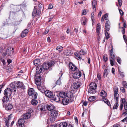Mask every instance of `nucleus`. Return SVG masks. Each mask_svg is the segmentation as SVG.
I'll use <instances>...</instances> for the list:
<instances>
[{
	"instance_id": "nucleus-1",
	"label": "nucleus",
	"mask_w": 127,
	"mask_h": 127,
	"mask_svg": "<svg viewBox=\"0 0 127 127\" xmlns=\"http://www.w3.org/2000/svg\"><path fill=\"white\" fill-rule=\"evenodd\" d=\"M59 95L60 97L64 98L67 96V97H71L70 99L71 101L73 100V94L72 92H68L67 93L64 92H62L59 93Z\"/></svg>"
},
{
	"instance_id": "nucleus-2",
	"label": "nucleus",
	"mask_w": 127,
	"mask_h": 127,
	"mask_svg": "<svg viewBox=\"0 0 127 127\" xmlns=\"http://www.w3.org/2000/svg\"><path fill=\"white\" fill-rule=\"evenodd\" d=\"M28 94L29 95L32 96V97L34 99H36L37 97V94L35 92L33 88H30L29 89Z\"/></svg>"
},
{
	"instance_id": "nucleus-3",
	"label": "nucleus",
	"mask_w": 127,
	"mask_h": 127,
	"mask_svg": "<svg viewBox=\"0 0 127 127\" xmlns=\"http://www.w3.org/2000/svg\"><path fill=\"white\" fill-rule=\"evenodd\" d=\"M58 111L55 110L51 111L50 114L51 118H50L52 119H55L57 118L58 115Z\"/></svg>"
},
{
	"instance_id": "nucleus-4",
	"label": "nucleus",
	"mask_w": 127,
	"mask_h": 127,
	"mask_svg": "<svg viewBox=\"0 0 127 127\" xmlns=\"http://www.w3.org/2000/svg\"><path fill=\"white\" fill-rule=\"evenodd\" d=\"M37 108L38 110H40L41 112L47 110L46 105L44 104H38Z\"/></svg>"
},
{
	"instance_id": "nucleus-5",
	"label": "nucleus",
	"mask_w": 127,
	"mask_h": 127,
	"mask_svg": "<svg viewBox=\"0 0 127 127\" xmlns=\"http://www.w3.org/2000/svg\"><path fill=\"white\" fill-rule=\"evenodd\" d=\"M68 99L66 98H63L62 100V103L64 105H67L69 102H72L74 101V97H73V100L72 101H71L70 99L71 98V97H68Z\"/></svg>"
},
{
	"instance_id": "nucleus-6",
	"label": "nucleus",
	"mask_w": 127,
	"mask_h": 127,
	"mask_svg": "<svg viewBox=\"0 0 127 127\" xmlns=\"http://www.w3.org/2000/svg\"><path fill=\"white\" fill-rule=\"evenodd\" d=\"M13 92V89H11L10 88H7L4 91V95L8 96H10L12 92Z\"/></svg>"
},
{
	"instance_id": "nucleus-7",
	"label": "nucleus",
	"mask_w": 127,
	"mask_h": 127,
	"mask_svg": "<svg viewBox=\"0 0 127 127\" xmlns=\"http://www.w3.org/2000/svg\"><path fill=\"white\" fill-rule=\"evenodd\" d=\"M77 72L74 73L73 75V78L75 79L79 78L81 75V73L79 70H76Z\"/></svg>"
},
{
	"instance_id": "nucleus-8",
	"label": "nucleus",
	"mask_w": 127,
	"mask_h": 127,
	"mask_svg": "<svg viewBox=\"0 0 127 127\" xmlns=\"http://www.w3.org/2000/svg\"><path fill=\"white\" fill-rule=\"evenodd\" d=\"M14 52L13 48L8 47L6 50V54L7 55L10 56L13 54Z\"/></svg>"
},
{
	"instance_id": "nucleus-9",
	"label": "nucleus",
	"mask_w": 127,
	"mask_h": 127,
	"mask_svg": "<svg viewBox=\"0 0 127 127\" xmlns=\"http://www.w3.org/2000/svg\"><path fill=\"white\" fill-rule=\"evenodd\" d=\"M51 65V64L50 62H45L43 64V67L44 70H46L48 69Z\"/></svg>"
},
{
	"instance_id": "nucleus-10",
	"label": "nucleus",
	"mask_w": 127,
	"mask_h": 127,
	"mask_svg": "<svg viewBox=\"0 0 127 127\" xmlns=\"http://www.w3.org/2000/svg\"><path fill=\"white\" fill-rule=\"evenodd\" d=\"M43 67L42 65H38L36 67V73L37 74H40L42 71Z\"/></svg>"
},
{
	"instance_id": "nucleus-11",
	"label": "nucleus",
	"mask_w": 127,
	"mask_h": 127,
	"mask_svg": "<svg viewBox=\"0 0 127 127\" xmlns=\"http://www.w3.org/2000/svg\"><path fill=\"white\" fill-rule=\"evenodd\" d=\"M37 88L39 91L42 93H45L46 91L45 87L44 86H41V85L37 86Z\"/></svg>"
},
{
	"instance_id": "nucleus-12",
	"label": "nucleus",
	"mask_w": 127,
	"mask_h": 127,
	"mask_svg": "<svg viewBox=\"0 0 127 127\" xmlns=\"http://www.w3.org/2000/svg\"><path fill=\"white\" fill-rule=\"evenodd\" d=\"M31 116V114L27 112L23 115L22 117L23 119H28L30 118Z\"/></svg>"
},
{
	"instance_id": "nucleus-13",
	"label": "nucleus",
	"mask_w": 127,
	"mask_h": 127,
	"mask_svg": "<svg viewBox=\"0 0 127 127\" xmlns=\"http://www.w3.org/2000/svg\"><path fill=\"white\" fill-rule=\"evenodd\" d=\"M45 95L49 98H51L53 96V93L49 90H46L45 92Z\"/></svg>"
},
{
	"instance_id": "nucleus-14",
	"label": "nucleus",
	"mask_w": 127,
	"mask_h": 127,
	"mask_svg": "<svg viewBox=\"0 0 127 127\" xmlns=\"http://www.w3.org/2000/svg\"><path fill=\"white\" fill-rule=\"evenodd\" d=\"M41 13V12L39 10L37 11L36 9L34 8L33 9V11L32 13V16L34 17L36 15H37L38 16L40 15Z\"/></svg>"
},
{
	"instance_id": "nucleus-15",
	"label": "nucleus",
	"mask_w": 127,
	"mask_h": 127,
	"mask_svg": "<svg viewBox=\"0 0 127 127\" xmlns=\"http://www.w3.org/2000/svg\"><path fill=\"white\" fill-rule=\"evenodd\" d=\"M47 110L49 111H52L55 109V107L54 105L52 104L49 105L47 104L46 105Z\"/></svg>"
},
{
	"instance_id": "nucleus-16",
	"label": "nucleus",
	"mask_w": 127,
	"mask_h": 127,
	"mask_svg": "<svg viewBox=\"0 0 127 127\" xmlns=\"http://www.w3.org/2000/svg\"><path fill=\"white\" fill-rule=\"evenodd\" d=\"M69 66L70 69L72 71H74L77 70V68L72 63L69 64Z\"/></svg>"
},
{
	"instance_id": "nucleus-17",
	"label": "nucleus",
	"mask_w": 127,
	"mask_h": 127,
	"mask_svg": "<svg viewBox=\"0 0 127 127\" xmlns=\"http://www.w3.org/2000/svg\"><path fill=\"white\" fill-rule=\"evenodd\" d=\"M81 84L80 82H76L73 84V88L75 89H77L80 87Z\"/></svg>"
},
{
	"instance_id": "nucleus-18",
	"label": "nucleus",
	"mask_w": 127,
	"mask_h": 127,
	"mask_svg": "<svg viewBox=\"0 0 127 127\" xmlns=\"http://www.w3.org/2000/svg\"><path fill=\"white\" fill-rule=\"evenodd\" d=\"M1 100L3 103V105L8 102L9 100V98L8 96L4 95L1 99Z\"/></svg>"
},
{
	"instance_id": "nucleus-19",
	"label": "nucleus",
	"mask_w": 127,
	"mask_h": 127,
	"mask_svg": "<svg viewBox=\"0 0 127 127\" xmlns=\"http://www.w3.org/2000/svg\"><path fill=\"white\" fill-rule=\"evenodd\" d=\"M16 83L15 82H13L11 83L10 85L11 89H13V91L15 92L16 91Z\"/></svg>"
},
{
	"instance_id": "nucleus-20",
	"label": "nucleus",
	"mask_w": 127,
	"mask_h": 127,
	"mask_svg": "<svg viewBox=\"0 0 127 127\" xmlns=\"http://www.w3.org/2000/svg\"><path fill=\"white\" fill-rule=\"evenodd\" d=\"M24 120H18V123L19 125V127H24Z\"/></svg>"
},
{
	"instance_id": "nucleus-21",
	"label": "nucleus",
	"mask_w": 127,
	"mask_h": 127,
	"mask_svg": "<svg viewBox=\"0 0 127 127\" xmlns=\"http://www.w3.org/2000/svg\"><path fill=\"white\" fill-rule=\"evenodd\" d=\"M101 29V25L100 24L98 23L97 25L96 28V32L97 34H99L100 33Z\"/></svg>"
},
{
	"instance_id": "nucleus-22",
	"label": "nucleus",
	"mask_w": 127,
	"mask_h": 127,
	"mask_svg": "<svg viewBox=\"0 0 127 127\" xmlns=\"http://www.w3.org/2000/svg\"><path fill=\"white\" fill-rule=\"evenodd\" d=\"M64 54L66 56H70L73 54V52L70 50H66L64 52Z\"/></svg>"
},
{
	"instance_id": "nucleus-23",
	"label": "nucleus",
	"mask_w": 127,
	"mask_h": 127,
	"mask_svg": "<svg viewBox=\"0 0 127 127\" xmlns=\"http://www.w3.org/2000/svg\"><path fill=\"white\" fill-rule=\"evenodd\" d=\"M17 87L18 88L23 89L24 87L23 84L20 81H18L17 83Z\"/></svg>"
},
{
	"instance_id": "nucleus-24",
	"label": "nucleus",
	"mask_w": 127,
	"mask_h": 127,
	"mask_svg": "<svg viewBox=\"0 0 127 127\" xmlns=\"http://www.w3.org/2000/svg\"><path fill=\"white\" fill-rule=\"evenodd\" d=\"M96 87V84L94 82L91 83L90 85V88H91V89H93L95 90Z\"/></svg>"
},
{
	"instance_id": "nucleus-25",
	"label": "nucleus",
	"mask_w": 127,
	"mask_h": 127,
	"mask_svg": "<svg viewBox=\"0 0 127 127\" xmlns=\"http://www.w3.org/2000/svg\"><path fill=\"white\" fill-rule=\"evenodd\" d=\"M40 78V76H39L36 79V84L37 86L41 85V82Z\"/></svg>"
},
{
	"instance_id": "nucleus-26",
	"label": "nucleus",
	"mask_w": 127,
	"mask_h": 127,
	"mask_svg": "<svg viewBox=\"0 0 127 127\" xmlns=\"http://www.w3.org/2000/svg\"><path fill=\"white\" fill-rule=\"evenodd\" d=\"M88 19L85 17H82L81 20V24L82 25H85L88 21Z\"/></svg>"
},
{
	"instance_id": "nucleus-27",
	"label": "nucleus",
	"mask_w": 127,
	"mask_h": 127,
	"mask_svg": "<svg viewBox=\"0 0 127 127\" xmlns=\"http://www.w3.org/2000/svg\"><path fill=\"white\" fill-rule=\"evenodd\" d=\"M5 107L6 110H7L12 109L13 107V106L11 103H9L8 104H7L6 107Z\"/></svg>"
},
{
	"instance_id": "nucleus-28",
	"label": "nucleus",
	"mask_w": 127,
	"mask_h": 127,
	"mask_svg": "<svg viewBox=\"0 0 127 127\" xmlns=\"http://www.w3.org/2000/svg\"><path fill=\"white\" fill-rule=\"evenodd\" d=\"M74 54L75 55L76 58V59L79 60H81L82 58L80 56L81 55L79 54V52H76Z\"/></svg>"
},
{
	"instance_id": "nucleus-29",
	"label": "nucleus",
	"mask_w": 127,
	"mask_h": 127,
	"mask_svg": "<svg viewBox=\"0 0 127 127\" xmlns=\"http://www.w3.org/2000/svg\"><path fill=\"white\" fill-rule=\"evenodd\" d=\"M100 95L103 98L105 97L107 95V93L105 91L102 90L100 93Z\"/></svg>"
},
{
	"instance_id": "nucleus-30",
	"label": "nucleus",
	"mask_w": 127,
	"mask_h": 127,
	"mask_svg": "<svg viewBox=\"0 0 127 127\" xmlns=\"http://www.w3.org/2000/svg\"><path fill=\"white\" fill-rule=\"evenodd\" d=\"M97 4V2L95 0H93L92 3V5L93 7V9L94 10H95V8Z\"/></svg>"
},
{
	"instance_id": "nucleus-31",
	"label": "nucleus",
	"mask_w": 127,
	"mask_h": 127,
	"mask_svg": "<svg viewBox=\"0 0 127 127\" xmlns=\"http://www.w3.org/2000/svg\"><path fill=\"white\" fill-rule=\"evenodd\" d=\"M109 54L110 59H115V56L114 53L113 52V49L112 48L111 49Z\"/></svg>"
},
{
	"instance_id": "nucleus-32",
	"label": "nucleus",
	"mask_w": 127,
	"mask_h": 127,
	"mask_svg": "<svg viewBox=\"0 0 127 127\" xmlns=\"http://www.w3.org/2000/svg\"><path fill=\"white\" fill-rule=\"evenodd\" d=\"M54 97H53V100L56 101V102H58L60 100V99L58 95L56 96L54 95Z\"/></svg>"
},
{
	"instance_id": "nucleus-33",
	"label": "nucleus",
	"mask_w": 127,
	"mask_h": 127,
	"mask_svg": "<svg viewBox=\"0 0 127 127\" xmlns=\"http://www.w3.org/2000/svg\"><path fill=\"white\" fill-rule=\"evenodd\" d=\"M60 77L59 79L57 80V81L56 84V85H55L56 86L57 85H60V84H61V81L60 80V78L63 75V74L62 73H60Z\"/></svg>"
},
{
	"instance_id": "nucleus-34",
	"label": "nucleus",
	"mask_w": 127,
	"mask_h": 127,
	"mask_svg": "<svg viewBox=\"0 0 127 127\" xmlns=\"http://www.w3.org/2000/svg\"><path fill=\"white\" fill-rule=\"evenodd\" d=\"M102 99L104 102L106 103L108 106H110V102L107 99L104 98H103Z\"/></svg>"
},
{
	"instance_id": "nucleus-35",
	"label": "nucleus",
	"mask_w": 127,
	"mask_h": 127,
	"mask_svg": "<svg viewBox=\"0 0 127 127\" xmlns=\"http://www.w3.org/2000/svg\"><path fill=\"white\" fill-rule=\"evenodd\" d=\"M109 71L107 69H105L103 73V76L104 78L107 77V75L108 74Z\"/></svg>"
},
{
	"instance_id": "nucleus-36",
	"label": "nucleus",
	"mask_w": 127,
	"mask_h": 127,
	"mask_svg": "<svg viewBox=\"0 0 127 127\" xmlns=\"http://www.w3.org/2000/svg\"><path fill=\"white\" fill-rule=\"evenodd\" d=\"M67 123L66 122H61L59 125V127H66Z\"/></svg>"
},
{
	"instance_id": "nucleus-37",
	"label": "nucleus",
	"mask_w": 127,
	"mask_h": 127,
	"mask_svg": "<svg viewBox=\"0 0 127 127\" xmlns=\"http://www.w3.org/2000/svg\"><path fill=\"white\" fill-rule=\"evenodd\" d=\"M39 59H37L33 61V63L35 66L37 65L38 66L39 65Z\"/></svg>"
},
{
	"instance_id": "nucleus-38",
	"label": "nucleus",
	"mask_w": 127,
	"mask_h": 127,
	"mask_svg": "<svg viewBox=\"0 0 127 127\" xmlns=\"http://www.w3.org/2000/svg\"><path fill=\"white\" fill-rule=\"evenodd\" d=\"M31 102L32 104L33 105H36L38 103L37 100L35 99H32L31 101Z\"/></svg>"
},
{
	"instance_id": "nucleus-39",
	"label": "nucleus",
	"mask_w": 127,
	"mask_h": 127,
	"mask_svg": "<svg viewBox=\"0 0 127 127\" xmlns=\"http://www.w3.org/2000/svg\"><path fill=\"white\" fill-rule=\"evenodd\" d=\"M88 92L91 94H94L95 93V90L94 89H91L89 88L88 90Z\"/></svg>"
},
{
	"instance_id": "nucleus-40",
	"label": "nucleus",
	"mask_w": 127,
	"mask_h": 127,
	"mask_svg": "<svg viewBox=\"0 0 127 127\" xmlns=\"http://www.w3.org/2000/svg\"><path fill=\"white\" fill-rule=\"evenodd\" d=\"M110 59V64L112 66H113L115 63V59Z\"/></svg>"
},
{
	"instance_id": "nucleus-41",
	"label": "nucleus",
	"mask_w": 127,
	"mask_h": 127,
	"mask_svg": "<svg viewBox=\"0 0 127 127\" xmlns=\"http://www.w3.org/2000/svg\"><path fill=\"white\" fill-rule=\"evenodd\" d=\"M118 101H116V102L115 103L113 107V109H117V108L118 107L119 105L118 103Z\"/></svg>"
},
{
	"instance_id": "nucleus-42",
	"label": "nucleus",
	"mask_w": 127,
	"mask_h": 127,
	"mask_svg": "<svg viewBox=\"0 0 127 127\" xmlns=\"http://www.w3.org/2000/svg\"><path fill=\"white\" fill-rule=\"evenodd\" d=\"M114 98L116 99V101H118V99L119 98V94L118 93H114Z\"/></svg>"
},
{
	"instance_id": "nucleus-43",
	"label": "nucleus",
	"mask_w": 127,
	"mask_h": 127,
	"mask_svg": "<svg viewBox=\"0 0 127 127\" xmlns=\"http://www.w3.org/2000/svg\"><path fill=\"white\" fill-rule=\"evenodd\" d=\"M5 127H9V120H5Z\"/></svg>"
},
{
	"instance_id": "nucleus-44",
	"label": "nucleus",
	"mask_w": 127,
	"mask_h": 127,
	"mask_svg": "<svg viewBox=\"0 0 127 127\" xmlns=\"http://www.w3.org/2000/svg\"><path fill=\"white\" fill-rule=\"evenodd\" d=\"M95 99V97L94 96H92L90 97L89 98V100L90 101L92 102Z\"/></svg>"
},
{
	"instance_id": "nucleus-45",
	"label": "nucleus",
	"mask_w": 127,
	"mask_h": 127,
	"mask_svg": "<svg viewBox=\"0 0 127 127\" xmlns=\"http://www.w3.org/2000/svg\"><path fill=\"white\" fill-rule=\"evenodd\" d=\"M103 60L104 62H106L108 60V57L107 55L105 54L103 57Z\"/></svg>"
},
{
	"instance_id": "nucleus-46",
	"label": "nucleus",
	"mask_w": 127,
	"mask_h": 127,
	"mask_svg": "<svg viewBox=\"0 0 127 127\" xmlns=\"http://www.w3.org/2000/svg\"><path fill=\"white\" fill-rule=\"evenodd\" d=\"M108 23V22H107V24ZM107 24V23H105V27L106 30L107 31H108L110 29V26H107L106 25V24Z\"/></svg>"
},
{
	"instance_id": "nucleus-47",
	"label": "nucleus",
	"mask_w": 127,
	"mask_h": 127,
	"mask_svg": "<svg viewBox=\"0 0 127 127\" xmlns=\"http://www.w3.org/2000/svg\"><path fill=\"white\" fill-rule=\"evenodd\" d=\"M105 34L106 39H108L109 37V34L108 33L105 31Z\"/></svg>"
},
{
	"instance_id": "nucleus-48",
	"label": "nucleus",
	"mask_w": 127,
	"mask_h": 127,
	"mask_svg": "<svg viewBox=\"0 0 127 127\" xmlns=\"http://www.w3.org/2000/svg\"><path fill=\"white\" fill-rule=\"evenodd\" d=\"M63 47L61 46H59L57 47L56 48V49L58 50H60L59 51H61L63 50Z\"/></svg>"
},
{
	"instance_id": "nucleus-49",
	"label": "nucleus",
	"mask_w": 127,
	"mask_h": 127,
	"mask_svg": "<svg viewBox=\"0 0 127 127\" xmlns=\"http://www.w3.org/2000/svg\"><path fill=\"white\" fill-rule=\"evenodd\" d=\"M79 54L81 55H84L86 53L85 52L82 50H80V52H79Z\"/></svg>"
},
{
	"instance_id": "nucleus-50",
	"label": "nucleus",
	"mask_w": 127,
	"mask_h": 127,
	"mask_svg": "<svg viewBox=\"0 0 127 127\" xmlns=\"http://www.w3.org/2000/svg\"><path fill=\"white\" fill-rule=\"evenodd\" d=\"M33 111V109L32 108H30L28 109L27 110L28 112L27 113L31 114V113H32Z\"/></svg>"
},
{
	"instance_id": "nucleus-51",
	"label": "nucleus",
	"mask_w": 127,
	"mask_h": 127,
	"mask_svg": "<svg viewBox=\"0 0 127 127\" xmlns=\"http://www.w3.org/2000/svg\"><path fill=\"white\" fill-rule=\"evenodd\" d=\"M108 15L107 14H106L104 15L102 17H104V18L106 20H108Z\"/></svg>"
},
{
	"instance_id": "nucleus-52",
	"label": "nucleus",
	"mask_w": 127,
	"mask_h": 127,
	"mask_svg": "<svg viewBox=\"0 0 127 127\" xmlns=\"http://www.w3.org/2000/svg\"><path fill=\"white\" fill-rule=\"evenodd\" d=\"M123 85L125 88H127V83L126 81H124L122 82Z\"/></svg>"
},
{
	"instance_id": "nucleus-53",
	"label": "nucleus",
	"mask_w": 127,
	"mask_h": 127,
	"mask_svg": "<svg viewBox=\"0 0 127 127\" xmlns=\"http://www.w3.org/2000/svg\"><path fill=\"white\" fill-rule=\"evenodd\" d=\"M0 38L1 39H4L6 38L4 35L2 33H0Z\"/></svg>"
},
{
	"instance_id": "nucleus-54",
	"label": "nucleus",
	"mask_w": 127,
	"mask_h": 127,
	"mask_svg": "<svg viewBox=\"0 0 127 127\" xmlns=\"http://www.w3.org/2000/svg\"><path fill=\"white\" fill-rule=\"evenodd\" d=\"M118 2L120 6H121L122 4V0H118Z\"/></svg>"
},
{
	"instance_id": "nucleus-55",
	"label": "nucleus",
	"mask_w": 127,
	"mask_h": 127,
	"mask_svg": "<svg viewBox=\"0 0 127 127\" xmlns=\"http://www.w3.org/2000/svg\"><path fill=\"white\" fill-rule=\"evenodd\" d=\"M55 120H48L47 121V123L48 124H50V122L53 123L54 121Z\"/></svg>"
},
{
	"instance_id": "nucleus-56",
	"label": "nucleus",
	"mask_w": 127,
	"mask_h": 127,
	"mask_svg": "<svg viewBox=\"0 0 127 127\" xmlns=\"http://www.w3.org/2000/svg\"><path fill=\"white\" fill-rule=\"evenodd\" d=\"M121 58L119 57H118L117 60V61L119 64H120L121 63Z\"/></svg>"
},
{
	"instance_id": "nucleus-57",
	"label": "nucleus",
	"mask_w": 127,
	"mask_h": 127,
	"mask_svg": "<svg viewBox=\"0 0 127 127\" xmlns=\"http://www.w3.org/2000/svg\"><path fill=\"white\" fill-rule=\"evenodd\" d=\"M121 28L122 29V30L121 31L122 33L123 34H124L125 33V29L123 27H122Z\"/></svg>"
},
{
	"instance_id": "nucleus-58",
	"label": "nucleus",
	"mask_w": 127,
	"mask_h": 127,
	"mask_svg": "<svg viewBox=\"0 0 127 127\" xmlns=\"http://www.w3.org/2000/svg\"><path fill=\"white\" fill-rule=\"evenodd\" d=\"M120 90L123 93H124L125 92V89L123 87H121L120 88Z\"/></svg>"
},
{
	"instance_id": "nucleus-59",
	"label": "nucleus",
	"mask_w": 127,
	"mask_h": 127,
	"mask_svg": "<svg viewBox=\"0 0 127 127\" xmlns=\"http://www.w3.org/2000/svg\"><path fill=\"white\" fill-rule=\"evenodd\" d=\"M121 16H123L124 15V13L122 10L121 9L119 10Z\"/></svg>"
},
{
	"instance_id": "nucleus-60",
	"label": "nucleus",
	"mask_w": 127,
	"mask_h": 127,
	"mask_svg": "<svg viewBox=\"0 0 127 127\" xmlns=\"http://www.w3.org/2000/svg\"><path fill=\"white\" fill-rule=\"evenodd\" d=\"M86 14V9H84L82 11V14L83 15H85Z\"/></svg>"
},
{
	"instance_id": "nucleus-61",
	"label": "nucleus",
	"mask_w": 127,
	"mask_h": 127,
	"mask_svg": "<svg viewBox=\"0 0 127 127\" xmlns=\"http://www.w3.org/2000/svg\"><path fill=\"white\" fill-rule=\"evenodd\" d=\"M113 127H121L120 125L118 124H115L113 126Z\"/></svg>"
},
{
	"instance_id": "nucleus-62",
	"label": "nucleus",
	"mask_w": 127,
	"mask_h": 127,
	"mask_svg": "<svg viewBox=\"0 0 127 127\" xmlns=\"http://www.w3.org/2000/svg\"><path fill=\"white\" fill-rule=\"evenodd\" d=\"M27 34L22 32L21 34V36L22 37H24Z\"/></svg>"
},
{
	"instance_id": "nucleus-63",
	"label": "nucleus",
	"mask_w": 127,
	"mask_h": 127,
	"mask_svg": "<svg viewBox=\"0 0 127 127\" xmlns=\"http://www.w3.org/2000/svg\"><path fill=\"white\" fill-rule=\"evenodd\" d=\"M118 91V89L117 88H115L114 90V93H117Z\"/></svg>"
},
{
	"instance_id": "nucleus-64",
	"label": "nucleus",
	"mask_w": 127,
	"mask_h": 127,
	"mask_svg": "<svg viewBox=\"0 0 127 127\" xmlns=\"http://www.w3.org/2000/svg\"><path fill=\"white\" fill-rule=\"evenodd\" d=\"M13 115L12 114H11L8 116V119H11L13 118Z\"/></svg>"
}]
</instances>
